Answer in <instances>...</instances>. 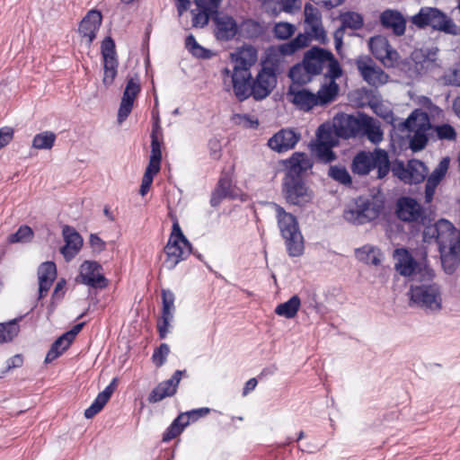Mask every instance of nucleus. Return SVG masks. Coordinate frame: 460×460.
Masks as SVG:
<instances>
[{
	"label": "nucleus",
	"mask_w": 460,
	"mask_h": 460,
	"mask_svg": "<svg viewBox=\"0 0 460 460\" xmlns=\"http://www.w3.org/2000/svg\"><path fill=\"white\" fill-rule=\"evenodd\" d=\"M434 277L433 270H420L413 279L409 296L414 305L430 312H439L442 309L441 291L439 285L433 281Z\"/></svg>",
	"instance_id": "1"
},
{
	"label": "nucleus",
	"mask_w": 460,
	"mask_h": 460,
	"mask_svg": "<svg viewBox=\"0 0 460 460\" xmlns=\"http://www.w3.org/2000/svg\"><path fill=\"white\" fill-rule=\"evenodd\" d=\"M376 169V179L383 180L390 172V160L388 153L376 147L373 151L360 150L352 158L350 170L353 174L366 176Z\"/></svg>",
	"instance_id": "2"
},
{
	"label": "nucleus",
	"mask_w": 460,
	"mask_h": 460,
	"mask_svg": "<svg viewBox=\"0 0 460 460\" xmlns=\"http://www.w3.org/2000/svg\"><path fill=\"white\" fill-rule=\"evenodd\" d=\"M270 206L276 212L278 226L282 238L285 240L288 255L291 257L302 255L304 252V239L296 217L275 202H271Z\"/></svg>",
	"instance_id": "3"
},
{
	"label": "nucleus",
	"mask_w": 460,
	"mask_h": 460,
	"mask_svg": "<svg viewBox=\"0 0 460 460\" xmlns=\"http://www.w3.org/2000/svg\"><path fill=\"white\" fill-rule=\"evenodd\" d=\"M383 209V202L358 197L344 209L343 217L353 225H365L376 219Z\"/></svg>",
	"instance_id": "4"
},
{
	"label": "nucleus",
	"mask_w": 460,
	"mask_h": 460,
	"mask_svg": "<svg viewBox=\"0 0 460 460\" xmlns=\"http://www.w3.org/2000/svg\"><path fill=\"white\" fill-rule=\"evenodd\" d=\"M411 22L419 29L429 26L435 31L451 35L457 34V27L453 20L436 7H421L419 13L411 17Z\"/></svg>",
	"instance_id": "5"
},
{
	"label": "nucleus",
	"mask_w": 460,
	"mask_h": 460,
	"mask_svg": "<svg viewBox=\"0 0 460 460\" xmlns=\"http://www.w3.org/2000/svg\"><path fill=\"white\" fill-rule=\"evenodd\" d=\"M281 192L288 204L300 208L310 203L314 198V192L304 177L284 175Z\"/></svg>",
	"instance_id": "6"
},
{
	"label": "nucleus",
	"mask_w": 460,
	"mask_h": 460,
	"mask_svg": "<svg viewBox=\"0 0 460 460\" xmlns=\"http://www.w3.org/2000/svg\"><path fill=\"white\" fill-rule=\"evenodd\" d=\"M368 126H370V117L361 112L358 116L341 112L333 119L334 134L342 139L362 135L363 129H367Z\"/></svg>",
	"instance_id": "7"
},
{
	"label": "nucleus",
	"mask_w": 460,
	"mask_h": 460,
	"mask_svg": "<svg viewBox=\"0 0 460 460\" xmlns=\"http://www.w3.org/2000/svg\"><path fill=\"white\" fill-rule=\"evenodd\" d=\"M311 31L298 35L288 42L279 46V51L283 56H290L296 51L309 46L312 39L318 40L325 45L328 42L326 32L322 26V22L310 25Z\"/></svg>",
	"instance_id": "8"
},
{
	"label": "nucleus",
	"mask_w": 460,
	"mask_h": 460,
	"mask_svg": "<svg viewBox=\"0 0 460 460\" xmlns=\"http://www.w3.org/2000/svg\"><path fill=\"white\" fill-rule=\"evenodd\" d=\"M101 53L103 58L102 83L104 85L110 86L114 82L119 66L116 46L111 37L108 36L102 41Z\"/></svg>",
	"instance_id": "9"
},
{
	"label": "nucleus",
	"mask_w": 460,
	"mask_h": 460,
	"mask_svg": "<svg viewBox=\"0 0 460 460\" xmlns=\"http://www.w3.org/2000/svg\"><path fill=\"white\" fill-rule=\"evenodd\" d=\"M277 84L275 69L264 66L252 80V96L255 101H261L268 97Z\"/></svg>",
	"instance_id": "10"
},
{
	"label": "nucleus",
	"mask_w": 460,
	"mask_h": 460,
	"mask_svg": "<svg viewBox=\"0 0 460 460\" xmlns=\"http://www.w3.org/2000/svg\"><path fill=\"white\" fill-rule=\"evenodd\" d=\"M356 66L362 78L371 86L378 87L388 80V75L377 66L369 57H362L356 60Z\"/></svg>",
	"instance_id": "11"
},
{
	"label": "nucleus",
	"mask_w": 460,
	"mask_h": 460,
	"mask_svg": "<svg viewBox=\"0 0 460 460\" xmlns=\"http://www.w3.org/2000/svg\"><path fill=\"white\" fill-rule=\"evenodd\" d=\"M102 266L94 261H84L80 266L81 283L93 288H105L109 281L102 273Z\"/></svg>",
	"instance_id": "12"
},
{
	"label": "nucleus",
	"mask_w": 460,
	"mask_h": 460,
	"mask_svg": "<svg viewBox=\"0 0 460 460\" xmlns=\"http://www.w3.org/2000/svg\"><path fill=\"white\" fill-rule=\"evenodd\" d=\"M397 217L405 222L426 224L427 217L421 206L412 198L404 197L398 200Z\"/></svg>",
	"instance_id": "13"
},
{
	"label": "nucleus",
	"mask_w": 460,
	"mask_h": 460,
	"mask_svg": "<svg viewBox=\"0 0 460 460\" xmlns=\"http://www.w3.org/2000/svg\"><path fill=\"white\" fill-rule=\"evenodd\" d=\"M329 58H332V51L314 46L305 52L303 60L307 71L315 76L323 73Z\"/></svg>",
	"instance_id": "14"
},
{
	"label": "nucleus",
	"mask_w": 460,
	"mask_h": 460,
	"mask_svg": "<svg viewBox=\"0 0 460 460\" xmlns=\"http://www.w3.org/2000/svg\"><path fill=\"white\" fill-rule=\"evenodd\" d=\"M141 91L138 78L129 77L123 92L119 108L118 111V122H123L130 114L135 98Z\"/></svg>",
	"instance_id": "15"
},
{
	"label": "nucleus",
	"mask_w": 460,
	"mask_h": 460,
	"mask_svg": "<svg viewBox=\"0 0 460 460\" xmlns=\"http://www.w3.org/2000/svg\"><path fill=\"white\" fill-rule=\"evenodd\" d=\"M300 138L301 135L294 129L282 128L268 140V146L278 153H283L294 148Z\"/></svg>",
	"instance_id": "16"
},
{
	"label": "nucleus",
	"mask_w": 460,
	"mask_h": 460,
	"mask_svg": "<svg viewBox=\"0 0 460 460\" xmlns=\"http://www.w3.org/2000/svg\"><path fill=\"white\" fill-rule=\"evenodd\" d=\"M164 250L166 254L164 266L167 270H172L180 261L186 260L191 254L192 245L190 243V246L187 247L181 241H168Z\"/></svg>",
	"instance_id": "17"
},
{
	"label": "nucleus",
	"mask_w": 460,
	"mask_h": 460,
	"mask_svg": "<svg viewBox=\"0 0 460 460\" xmlns=\"http://www.w3.org/2000/svg\"><path fill=\"white\" fill-rule=\"evenodd\" d=\"M174 299V294L171 290L162 289V316L161 320L157 323L160 339H164L169 332L168 327L173 318V312L175 310Z\"/></svg>",
	"instance_id": "18"
},
{
	"label": "nucleus",
	"mask_w": 460,
	"mask_h": 460,
	"mask_svg": "<svg viewBox=\"0 0 460 460\" xmlns=\"http://www.w3.org/2000/svg\"><path fill=\"white\" fill-rule=\"evenodd\" d=\"M287 96L290 102L304 111H310L313 108L318 106L315 94L306 88L290 85L288 89Z\"/></svg>",
	"instance_id": "19"
},
{
	"label": "nucleus",
	"mask_w": 460,
	"mask_h": 460,
	"mask_svg": "<svg viewBox=\"0 0 460 460\" xmlns=\"http://www.w3.org/2000/svg\"><path fill=\"white\" fill-rule=\"evenodd\" d=\"M215 23L214 35L217 40H232L238 32L236 21L229 15H218L213 17Z\"/></svg>",
	"instance_id": "20"
},
{
	"label": "nucleus",
	"mask_w": 460,
	"mask_h": 460,
	"mask_svg": "<svg viewBox=\"0 0 460 460\" xmlns=\"http://www.w3.org/2000/svg\"><path fill=\"white\" fill-rule=\"evenodd\" d=\"M102 16L100 11L91 10L79 23L78 32L83 38L87 39L89 45L96 38V33L102 25Z\"/></svg>",
	"instance_id": "21"
},
{
	"label": "nucleus",
	"mask_w": 460,
	"mask_h": 460,
	"mask_svg": "<svg viewBox=\"0 0 460 460\" xmlns=\"http://www.w3.org/2000/svg\"><path fill=\"white\" fill-rule=\"evenodd\" d=\"M440 233L437 238V244L439 250L448 249L449 247L460 246V231L454 225L447 220L440 219Z\"/></svg>",
	"instance_id": "22"
},
{
	"label": "nucleus",
	"mask_w": 460,
	"mask_h": 460,
	"mask_svg": "<svg viewBox=\"0 0 460 460\" xmlns=\"http://www.w3.org/2000/svg\"><path fill=\"white\" fill-rule=\"evenodd\" d=\"M65 245L61 247L60 252L66 261H69L79 252L83 246V238L75 228L66 226L63 228Z\"/></svg>",
	"instance_id": "23"
},
{
	"label": "nucleus",
	"mask_w": 460,
	"mask_h": 460,
	"mask_svg": "<svg viewBox=\"0 0 460 460\" xmlns=\"http://www.w3.org/2000/svg\"><path fill=\"white\" fill-rule=\"evenodd\" d=\"M285 175L303 177V173L311 169L313 163L305 153L296 152L285 162Z\"/></svg>",
	"instance_id": "24"
},
{
	"label": "nucleus",
	"mask_w": 460,
	"mask_h": 460,
	"mask_svg": "<svg viewBox=\"0 0 460 460\" xmlns=\"http://www.w3.org/2000/svg\"><path fill=\"white\" fill-rule=\"evenodd\" d=\"M39 298L44 297L57 278V267L53 261H45L38 268Z\"/></svg>",
	"instance_id": "25"
},
{
	"label": "nucleus",
	"mask_w": 460,
	"mask_h": 460,
	"mask_svg": "<svg viewBox=\"0 0 460 460\" xmlns=\"http://www.w3.org/2000/svg\"><path fill=\"white\" fill-rule=\"evenodd\" d=\"M380 22L384 28L391 29L396 36H402L405 32L406 20L399 11H384L380 15Z\"/></svg>",
	"instance_id": "26"
},
{
	"label": "nucleus",
	"mask_w": 460,
	"mask_h": 460,
	"mask_svg": "<svg viewBox=\"0 0 460 460\" xmlns=\"http://www.w3.org/2000/svg\"><path fill=\"white\" fill-rule=\"evenodd\" d=\"M403 126L408 131H411L412 129L430 131L433 128L430 124L429 114L419 109L414 110L409 115L403 122Z\"/></svg>",
	"instance_id": "27"
},
{
	"label": "nucleus",
	"mask_w": 460,
	"mask_h": 460,
	"mask_svg": "<svg viewBox=\"0 0 460 460\" xmlns=\"http://www.w3.org/2000/svg\"><path fill=\"white\" fill-rule=\"evenodd\" d=\"M232 84L236 98L243 102L252 96V75L232 74Z\"/></svg>",
	"instance_id": "28"
},
{
	"label": "nucleus",
	"mask_w": 460,
	"mask_h": 460,
	"mask_svg": "<svg viewBox=\"0 0 460 460\" xmlns=\"http://www.w3.org/2000/svg\"><path fill=\"white\" fill-rule=\"evenodd\" d=\"M396 253L400 256L398 262L395 264L396 270L402 276L404 277H409L412 275L413 279L415 278V275L420 273V271L415 272V269L417 266L416 261L406 249H397Z\"/></svg>",
	"instance_id": "29"
},
{
	"label": "nucleus",
	"mask_w": 460,
	"mask_h": 460,
	"mask_svg": "<svg viewBox=\"0 0 460 460\" xmlns=\"http://www.w3.org/2000/svg\"><path fill=\"white\" fill-rule=\"evenodd\" d=\"M442 267L447 274H453L460 264V246L439 250Z\"/></svg>",
	"instance_id": "30"
},
{
	"label": "nucleus",
	"mask_w": 460,
	"mask_h": 460,
	"mask_svg": "<svg viewBox=\"0 0 460 460\" xmlns=\"http://www.w3.org/2000/svg\"><path fill=\"white\" fill-rule=\"evenodd\" d=\"M232 181L228 176H222L218 180L216 188L211 193L210 205L213 208L219 206L221 201L231 197Z\"/></svg>",
	"instance_id": "31"
},
{
	"label": "nucleus",
	"mask_w": 460,
	"mask_h": 460,
	"mask_svg": "<svg viewBox=\"0 0 460 460\" xmlns=\"http://www.w3.org/2000/svg\"><path fill=\"white\" fill-rule=\"evenodd\" d=\"M390 172H392L394 177L404 184L414 185V177L410 169V160L406 164L399 159L390 162Z\"/></svg>",
	"instance_id": "32"
},
{
	"label": "nucleus",
	"mask_w": 460,
	"mask_h": 460,
	"mask_svg": "<svg viewBox=\"0 0 460 460\" xmlns=\"http://www.w3.org/2000/svg\"><path fill=\"white\" fill-rule=\"evenodd\" d=\"M339 84L336 82L330 81L323 84L315 94L318 106H325L333 102L339 94Z\"/></svg>",
	"instance_id": "33"
},
{
	"label": "nucleus",
	"mask_w": 460,
	"mask_h": 460,
	"mask_svg": "<svg viewBox=\"0 0 460 460\" xmlns=\"http://www.w3.org/2000/svg\"><path fill=\"white\" fill-rule=\"evenodd\" d=\"M381 255L380 250L370 244L355 249L356 258L365 264L378 266L381 263Z\"/></svg>",
	"instance_id": "34"
},
{
	"label": "nucleus",
	"mask_w": 460,
	"mask_h": 460,
	"mask_svg": "<svg viewBox=\"0 0 460 460\" xmlns=\"http://www.w3.org/2000/svg\"><path fill=\"white\" fill-rule=\"evenodd\" d=\"M301 300L297 295H294L288 301L278 305L275 314L287 319L294 318L300 308Z\"/></svg>",
	"instance_id": "35"
},
{
	"label": "nucleus",
	"mask_w": 460,
	"mask_h": 460,
	"mask_svg": "<svg viewBox=\"0 0 460 460\" xmlns=\"http://www.w3.org/2000/svg\"><path fill=\"white\" fill-rule=\"evenodd\" d=\"M288 76L293 82L292 85L296 84L299 87L310 83L314 75L307 71L302 59L301 63H297L290 67Z\"/></svg>",
	"instance_id": "36"
},
{
	"label": "nucleus",
	"mask_w": 460,
	"mask_h": 460,
	"mask_svg": "<svg viewBox=\"0 0 460 460\" xmlns=\"http://www.w3.org/2000/svg\"><path fill=\"white\" fill-rule=\"evenodd\" d=\"M162 135V128L159 124V119L153 125L151 132V154L149 160L160 162L162 161V141L159 139V136Z\"/></svg>",
	"instance_id": "37"
},
{
	"label": "nucleus",
	"mask_w": 460,
	"mask_h": 460,
	"mask_svg": "<svg viewBox=\"0 0 460 460\" xmlns=\"http://www.w3.org/2000/svg\"><path fill=\"white\" fill-rule=\"evenodd\" d=\"M185 48L194 58H197L210 59L214 56V53L210 49L199 45L192 34L186 37Z\"/></svg>",
	"instance_id": "38"
},
{
	"label": "nucleus",
	"mask_w": 460,
	"mask_h": 460,
	"mask_svg": "<svg viewBox=\"0 0 460 460\" xmlns=\"http://www.w3.org/2000/svg\"><path fill=\"white\" fill-rule=\"evenodd\" d=\"M413 134L410 137L409 146L412 152L423 150L429 139H434L433 132L412 129Z\"/></svg>",
	"instance_id": "39"
},
{
	"label": "nucleus",
	"mask_w": 460,
	"mask_h": 460,
	"mask_svg": "<svg viewBox=\"0 0 460 460\" xmlns=\"http://www.w3.org/2000/svg\"><path fill=\"white\" fill-rule=\"evenodd\" d=\"M57 136L52 131H43L36 134L32 139V147L40 150H49L53 147Z\"/></svg>",
	"instance_id": "40"
},
{
	"label": "nucleus",
	"mask_w": 460,
	"mask_h": 460,
	"mask_svg": "<svg viewBox=\"0 0 460 460\" xmlns=\"http://www.w3.org/2000/svg\"><path fill=\"white\" fill-rule=\"evenodd\" d=\"M341 22L342 28H349L351 30H359L364 25L363 16L356 12H345L340 14L339 17Z\"/></svg>",
	"instance_id": "41"
},
{
	"label": "nucleus",
	"mask_w": 460,
	"mask_h": 460,
	"mask_svg": "<svg viewBox=\"0 0 460 460\" xmlns=\"http://www.w3.org/2000/svg\"><path fill=\"white\" fill-rule=\"evenodd\" d=\"M328 176L346 187H350L352 184V178L345 166L330 165Z\"/></svg>",
	"instance_id": "42"
},
{
	"label": "nucleus",
	"mask_w": 460,
	"mask_h": 460,
	"mask_svg": "<svg viewBox=\"0 0 460 460\" xmlns=\"http://www.w3.org/2000/svg\"><path fill=\"white\" fill-rule=\"evenodd\" d=\"M175 394V389L170 387L164 381L159 383L149 394L147 401L150 403H155L166 397Z\"/></svg>",
	"instance_id": "43"
},
{
	"label": "nucleus",
	"mask_w": 460,
	"mask_h": 460,
	"mask_svg": "<svg viewBox=\"0 0 460 460\" xmlns=\"http://www.w3.org/2000/svg\"><path fill=\"white\" fill-rule=\"evenodd\" d=\"M19 332L20 326L16 320L0 323V343L12 341Z\"/></svg>",
	"instance_id": "44"
},
{
	"label": "nucleus",
	"mask_w": 460,
	"mask_h": 460,
	"mask_svg": "<svg viewBox=\"0 0 460 460\" xmlns=\"http://www.w3.org/2000/svg\"><path fill=\"white\" fill-rule=\"evenodd\" d=\"M186 425L183 422V415H178L163 434V441L169 442L178 437Z\"/></svg>",
	"instance_id": "45"
},
{
	"label": "nucleus",
	"mask_w": 460,
	"mask_h": 460,
	"mask_svg": "<svg viewBox=\"0 0 460 460\" xmlns=\"http://www.w3.org/2000/svg\"><path fill=\"white\" fill-rule=\"evenodd\" d=\"M334 146H333V144L326 145L316 143L314 151L317 159L324 164H328L336 160L337 155L332 150Z\"/></svg>",
	"instance_id": "46"
},
{
	"label": "nucleus",
	"mask_w": 460,
	"mask_h": 460,
	"mask_svg": "<svg viewBox=\"0 0 460 460\" xmlns=\"http://www.w3.org/2000/svg\"><path fill=\"white\" fill-rule=\"evenodd\" d=\"M410 169L413 175L414 185L421 183L427 177L429 169L427 165L420 160L410 159Z\"/></svg>",
	"instance_id": "47"
},
{
	"label": "nucleus",
	"mask_w": 460,
	"mask_h": 460,
	"mask_svg": "<svg viewBox=\"0 0 460 460\" xmlns=\"http://www.w3.org/2000/svg\"><path fill=\"white\" fill-rule=\"evenodd\" d=\"M449 164L450 159L448 156L442 158L433 172L428 177H426L427 181L438 185L447 174L449 168Z\"/></svg>",
	"instance_id": "48"
},
{
	"label": "nucleus",
	"mask_w": 460,
	"mask_h": 460,
	"mask_svg": "<svg viewBox=\"0 0 460 460\" xmlns=\"http://www.w3.org/2000/svg\"><path fill=\"white\" fill-rule=\"evenodd\" d=\"M431 130L436 133V137H434L433 140L439 139L452 141L456 138V131L455 128L447 123L433 126Z\"/></svg>",
	"instance_id": "49"
},
{
	"label": "nucleus",
	"mask_w": 460,
	"mask_h": 460,
	"mask_svg": "<svg viewBox=\"0 0 460 460\" xmlns=\"http://www.w3.org/2000/svg\"><path fill=\"white\" fill-rule=\"evenodd\" d=\"M231 57L233 61L235 63L233 74L251 75L250 67L253 65L251 60L242 57L239 52L231 54Z\"/></svg>",
	"instance_id": "50"
},
{
	"label": "nucleus",
	"mask_w": 460,
	"mask_h": 460,
	"mask_svg": "<svg viewBox=\"0 0 460 460\" xmlns=\"http://www.w3.org/2000/svg\"><path fill=\"white\" fill-rule=\"evenodd\" d=\"M317 143L331 145H338V140L335 138L334 130L332 131L330 126L322 124L317 128Z\"/></svg>",
	"instance_id": "51"
},
{
	"label": "nucleus",
	"mask_w": 460,
	"mask_h": 460,
	"mask_svg": "<svg viewBox=\"0 0 460 460\" xmlns=\"http://www.w3.org/2000/svg\"><path fill=\"white\" fill-rule=\"evenodd\" d=\"M389 45L387 40L381 36L372 37L369 40L370 51L379 60Z\"/></svg>",
	"instance_id": "52"
},
{
	"label": "nucleus",
	"mask_w": 460,
	"mask_h": 460,
	"mask_svg": "<svg viewBox=\"0 0 460 460\" xmlns=\"http://www.w3.org/2000/svg\"><path fill=\"white\" fill-rule=\"evenodd\" d=\"M33 237L32 229L24 225L21 226L18 230L8 236V242L10 243H27Z\"/></svg>",
	"instance_id": "53"
},
{
	"label": "nucleus",
	"mask_w": 460,
	"mask_h": 460,
	"mask_svg": "<svg viewBox=\"0 0 460 460\" xmlns=\"http://www.w3.org/2000/svg\"><path fill=\"white\" fill-rule=\"evenodd\" d=\"M295 25L289 22H280L275 24L273 33L276 39L288 40L295 33Z\"/></svg>",
	"instance_id": "54"
},
{
	"label": "nucleus",
	"mask_w": 460,
	"mask_h": 460,
	"mask_svg": "<svg viewBox=\"0 0 460 460\" xmlns=\"http://www.w3.org/2000/svg\"><path fill=\"white\" fill-rule=\"evenodd\" d=\"M170 354V347L167 343H161L152 355V361L156 367H161L166 362L167 357Z\"/></svg>",
	"instance_id": "55"
},
{
	"label": "nucleus",
	"mask_w": 460,
	"mask_h": 460,
	"mask_svg": "<svg viewBox=\"0 0 460 460\" xmlns=\"http://www.w3.org/2000/svg\"><path fill=\"white\" fill-rule=\"evenodd\" d=\"M327 67L328 71L324 76L330 78V81L336 82V79L340 78L342 75V68L333 54L332 58H328Z\"/></svg>",
	"instance_id": "56"
},
{
	"label": "nucleus",
	"mask_w": 460,
	"mask_h": 460,
	"mask_svg": "<svg viewBox=\"0 0 460 460\" xmlns=\"http://www.w3.org/2000/svg\"><path fill=\"white\" fill-rule=\"evenodd\" d=\"M199 13H194V11L192 10L191 13H193L192 18V25L194 27H204L206 26L209 19L212 17L217 16V13H214L213 12L204 10L202 8H197Z\"/></svg>",
	"instance_id": "57"
},
{
	"label": "nucleus",
	"mask_w": 460,
	"mask_h": 460,
	"mask_svg": "<svg viewBox=\"0 0 460 460\" xmlns=\"http://www.w3.org/2000/svg\"><path fill=\"white\" fill-rule=\"evenodd\" d=\"M209 411V408L204 407L182 412L180 415H183L184 425L188 426L190 422H194L199 419L206 416Z\"/></svg>",
	"instance_id": "58"
},
{
	"label": "nucleus",
	"mask_w": 460,
	"mask_h": 460,
	"mask_svg": "<svg viewBox=\"0 0 460 460\" xmlns=\"http://www.w3.org/2000/svg\"><path fill=\"white\" fill-rule=\"evenodd\" d=\"M305 22L308 25L321 22L320 11L311 4H305Z\"/></svg>",
	"instance_id": "59"
},
{
	"label": "nucleus",
	"mask_w": 460,
	"mask_h": 460,
	"mask_svg": "<svg viewBox=\"0 0 460 460\" xmlns=\"http://www.w3.org/2000/svg\"><path fill=\"white\" fill-rule=\"evenodd\" d=\"M440 219L433 225L425 226L423 229V241L430 243L431 242L437 243V238L440 233Z\"/></svg>",
	"instance_id": "60"
},
{
	"label": "nucleus",
	"mask_w": 460,
	"mask_h": 460,
	"mask_svg": "<svg viewBox=\"0 0 460 460\" xmlns=\"http://www.w3.org/2000/svg\"><path fill=\"white\" fill-rule=\"evenodd\" d=\"M399 58V53L389 45L386 50H385L380 60L386 67H394L398 65Z\"/></svg>",
	"instance_id": "61"
},
{
	"label": "nucleus",
	"mask_w": 460,
	"mask_h": 460,
	"mask_svg": "<svg viewBox=\"0 0 460 460\" xmlns=\"http://www.w3.org/2000/svg\"><path fill=\"white\" fill-rule=\"evenodd\" d=\"M168 241H181L182 244L186 245L187 247L190 246V241L183 234L178 219H175L172 224V233Z\"/></svg>",
	"instance_id": "62"
},
{
	"label": "nucleus",
	"mask_w": 460,
	"mask_h": 460,
	"mask_svg": "<svg viewBox=\"0 0 460 460\" xmlns=\"http://www.w3.org/2000/svg\"><path fill=\"white\" fill-rule=\"evenodd\" d=\"M106 403L107 402L104 400L97 395L92 404L87 409H85L84 413V417L86 419H92L102 410Z\"/></svg>",
	"instance_id": "63"
},
{
	"label": "nucleus",
	"mask_w": 460,
	"mask_h": 460,
	"mask_svg": "<svg viewBox=\"0 0 460 460\" xmlns=\"http://www.w3.org/2000/svg\"><path fill=\"white\" fill-rule=\"evenodd\" d=\"M221 2L222 0H194L197 8H202L217 14Z\"/></svg>",
	"instance_id": "64"
}]
</instances>
